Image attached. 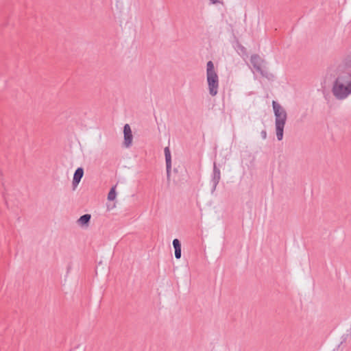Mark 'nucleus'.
Returning <instances> with one entry per match:
<instances>
[{
    "label": "nucleus",
    "mask_w": 351,
    "mask_h": 351,
    "mask_svg": "<svg viewBox=\"0 0 351 351\" xmlns=\"http://www.w3.org/2000/svg\"><path fill=\"white\" fill-rule=\"evenodd\" d=\"M332 93L337 99L347 98L351 94V74L344 73L338 75L333 83Z\"/></svg>",
    "instance_id": "1"
},
{
    "label": "nucleus",
    "mask_w": 351,
    "mask_h": 351,
    "mask_svg": "<svg viewBox=\"0 0 351 351\" xmlns=\"http://www.w3.org/2000/svg\"><path fill=\"white\" fill-rule=\"evenodd\" d=\"M272 106L275 116L276 137L278 141H281L283 138L284 128L287 119V113L285 108L276 101H272Z\"/></svg>",
    "instance_id": "2"
},
{
    "label": "nucleus",
    "mask_w": 351,
    "mask_h": 351,
    "mask_svg": "<svg viewBox=\"0 0 351 351\" xmlns=\"http://www.w3.org/2000/svg\"><path fill=\"white\" fill-rule=\"evenodd\" d=\"M206 78L209 93L212 96H215L218 93L219 77L212 61H208L206 64Z\"/></svg>",
    "instance_id": "3"
},
{
    "label": "nucleus",
    "mask_w": 351,
    "mask_h": 351,
    "mask_svg": "<svg viewBox=\"0 0 351 351\" xmlns=\"http://www.w3.org/2000/svg\"><path fill=\"white\" fill-rule=\"evenodd\" d=\"M263 62V59H262L258 54H253L250 58V62L256 71L260 73L262 76L270 79L271 77H273L272 75L262 69Z\"/></svg>",
    "instance_id": "4"
},
{
    "label": "nucleus",
    "mask_w": 351,
    "mask_h": 351,
    "mask_svg": "<svg viewBox=\"0 0 351 351\" xmlns=\"http://www.w3.org/2000/svg\"><path fill=\"white\" fill-rule=\"evenodd\" d=\"M221 179V171L220 169L217 167L216 163L214 162L213 165V171L211 178V183L213 184V187L211 189V193H213L217 188V184L219 182Z\"/></svg>",
    "instance_id": "5"
},
{
    "label": "nucleus",
    "mask_w": 351,
    "mask_h": 351,
    "mask_svg": "<svg viewBox=\"0 0 351 351\" xmlns=\"http://www.w3.org/2000/svg\"><path fill=\"white\" fill-rule=\"evenodd\" d=\"M124 134V141L123 145L125 147L128 148L132 145L133 135L130 126L128 124H125L123 127Z\"/></svg>",
    "instance_id": "6"
},
{
    "label": "nucleus",
    "mask_w": 351,
    "mask_h": 351,
    "mask_svg": "<svg viewBox=\"0 0 351 351\" xmlns=\"http://www.w3.org/2000/svg\"><path fill=\"white\" fill-rule=\"evenodd\" d=\"M84 175V169L82 167H78L73 175V185L74 186H76L80 183L81 179L82 178Z\"/></svg>",
    "instance_id": "7"
},
{
    "label": "nucleus",
    "mask_w": 351,
    "mask_h": 351,
    "mask_svg": "<svg viewBox=\"0 0 351 351\" xmlns=\"http://www.w3.org/2000/svg\"><path fill=\"white\" fill-rule=\"evenodd\" d=\"M173 246L175 250V257L177 259L180 258L182 255L181 243L178 239L173 240Z\"/></svg>",
    "instance_id": "8"
},
{
    "label": "nucleus",
    "mask_w": 351,
    "mask_h": 351,
    "mask_svg": "<svg viewBox=\"0 0 351 351\" xmlns=\"http://www.w3.org/2000/svg\"><path fill=\"white\" fill-rule=\"evenodd\" d=\"M90 218L91 216L89 214L83 215L78 219L77 223L81 226H88V223L90 222Z\"/></svg>",
    "instance_id": "9"
},
{
    "label": "nucleus",
    "mask_w": 351,
    "mask_h": 351,
    "mask_svg": "<svg viewBox=\"0 0 351 351\" xmlns=\"http://www.w3.org/2000/svg\"><path fill=\"white\" fill-rule=\"evenodd\" d=\"M164 152L165 156L166 166H167V168L169 169L171 167V156L169 147H166Z\"/></svg>",
    "instance_id": "10"
},
{
    "label": "nucleus",
    "mask_w": 351,
    "mask_h": 351,
    "mask_svg": "<svg viewBox=\"0 0 351 351\" xmlns=\"http://www.w3.org/2000/svg\"><path fill=\"white\" fill-rule=\"evenodd\" d=\"M116 191H115V186H113L110 190L108 194V199L109 201H112L116 198Z\"/></svg>",
    "instance_id": "11"
},
{
    "label": "nucleus",
    "mask_w": 351,
    "mask_h": 351,
    "mask_svg": "<svg viewBox=\"0 0 351 351\" xmlns=\"http://www.w3.org/2000/svg\"><path fill=\"white\" fill-rule=\"evenodd\" d=\"M238 48H239V49H240L243 53H245V51H246L245 48L243 45H241V44H239V43L238 44Z\"/></svg>",
    "instance_id": "12"
},
{
    "label": "nucleus",
    "mask_w": 351,
    "mask_h": 351,
    "mask_svg": "<svg viewBox=\"0 0 351 351\" xmlns=\"http://www.w3.org/2000/svg\"><path fill=\"white\" fill-rule=\"evenodd\" d=\"M166 169H167V179L169 180V178H170V173H171V167L169 169H168L167 166H166Z\"/></svg>",
    "instance_id": "13"
},
{
    "label": "nucleus",
    "mask_w": 351,
    "mask_h": 351,
    "mask_svg": "<svg viewBox=\"0 0 351 351\" xmlns=\"http://www.w3.org/2000/svg\"><path fill=\"white\" fill-rule=\"evenodd\" d=\"M261 136L263 139H265L267 138V132L265 130H263L261 133Z\"/></svg>",
    "instance_id": "14"
},
{
    "label": "nucleus",
    "mask_w": 351,
    "mask_h": 351,
    "mask_svg": "<svg viewBox=\"0 0 351 351\" xmlns=\"http://www.w3.org/2000/svg\"><path fill=\"white\" fill-rule=\"evenodd\" d=\"M210 1H212L213 3H216L217 2V0H210Z\"/></svg>",
    "instance_id": "15"
}]
</instances>
